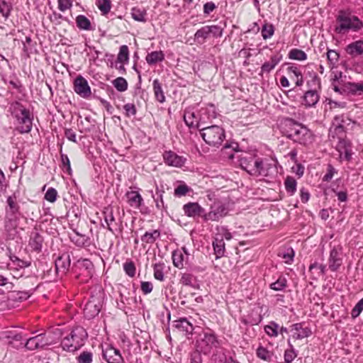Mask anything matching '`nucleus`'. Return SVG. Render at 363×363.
Returning a JSON list of instances; mask_svg holds the SVG:
<instances>
[{
  "label": "nucleus",
  "mask_w": 363,
  "mask_h": 363,
  "mask_svg": "<svg viewBox=\"0 0 363 363\" xmlns=\"http://www.w3.org/2000/svg\"><path fill=\"white\" fill-rule=\"evenodd\" d=\"M363 29V21L356 16L351 8H342L337 11L335 16L333 31L343 36L349 33H359Z\"/></svg>",
  "instance_id": "1"
},
{
  "label": "nucleus",
  "mask_w": 363,
  "mask_h": 363,
  "mask_svg": "<svg viewBox=\"0 0 363 363\" xmlns=\"http://www.w3.org/2000/svg\"><path fill=\"white\" fill-rule=\"evenodd\" d=\"M10 109L16 120V130L21 134L30 133L33 127V117L30 111L18 101L11 104Z\"/></svg>",
  "instance_id": "2"
},
{
  "label": "nucleus",
  "mask_w": 363,
  "mask_h": 363,
  "mask_svg": "<svg viewBox=\"0 0 363 363\" xmlns=\"http://www.w3.org/2000/svg\"><path fill=\"white\" fill-rule=\"evenodd\" d=\"M203 140L209 145L219 147L223 142L225 135L223 128L218 125L202 127L199 129Z\"/></svg>",
  "instance_id": "3"
},
{
  "label": "nucleus",
  "mask_w": 363,
  "mask_h": 363,
  "mask_svg": "<svg viewBox=\"0 0 363 363\" xmlns=\"http://www.w3.org/2000/svg\"><path fill=\"white\" fill-rule=\"evenodd\" d=\"M87 333L84 328L75 327L67 336L63 338L62 344L64 349L67 347L69 351L77 350L83 345Z\"/></svg>",
  "instance_id": "4"
},
{
  "label": "nucleus",
  "mask_w": 363,
  "mask_h": 363,
  "mask_svg": "<svg viewBox=\"0 0 363 363\" xmlns=\"http://www.w3.org/2000/svg\"><path fill=\"white\" fill-rule=\"evenodd\" d=\"M287 137L294 142L306 145L311 141L312 133L307 128L296 124L291 129Z\"/></svg>",
  "instance_id": "5"
},
{
  "label": "nucleus",
  "mask_w": 363,
  "mask_h": 363,
  "mask_svg": "<svg viewBox=\"0 0 363 363\" xmlns=\"http://www.w3.org/2000/svg\"><path fill=\"white\" fill-rule=\"evenodd\" d=\"M199 347L205 353H209L213 347H217L219 342L216 335L211 332H204L198 341Z\"/></svg>",
  "instance_id": "6"
},
{
  "label": "nucleus",
  "mask_w": 363,
  "mask_h": 363,
  "mask_svg": "<svg viewBox=\"0 0 363 363\" xmlns=\"http://www.w3.org/2000/svg\"><path fill=\"white\" fill-rule=\"evenodd\" d=\"M227 214L228 209L224 204L220 202H214L211 206L209 212L207 213L205 212L204 221H218Z\"/></svg>",
  "instance_id": "7"
},
{
  "label": "nucleus",
  "mask_w": 363,
  "mask_h": 363,
  "mask_svg": "<svg viewBox=\"0 0 363 363\" xmlns=\"http://www.w3.org/2000/svg\"><path fill=\"white\" fill-rule=\"evenodd\" d=\"M74 91L84 99H89L91 95V87L87 80L82 75L77 76L73 82Z\"/></svg>",
  "instance_id": "8"
},
{
  "label": "nucleus",
  "mask_w": 363,
  "mask_h": 363,
  "mask_svg": "<svg viewBox=\"0 0 363 363\" xmlns=\"http://www.w3.org/2000/svg\"><path fill=\"white\" fill-rule=\"evenodd\" d=\"M162 157L166 165L177 168L182 167L186 162V157L179 155L172 150L164 151Z\"/></svg>",
  "instance_id": "9"
},
{
  "label": "nucleus",
  "mask_w": 363,
  "mask_h": 363,
  "mask_svg": "<svg viewBox=\"0 0 363 363\" xmlns=\"http://www.w3.org/2000/svg\"><path fill=\"white\" fill-rule=\"evenodd\" d=\"M50 338L45 333L39 334L36 336L29 338L25 346L30 350H36L38 348H43L45 346L51 345Z\"/></svg>",
  "instance_id": "10"
},
{
  "label": "nucleus",
  "mask_w": 363,
  "mask_h": 363,
  "mask_svg": "<svg viewBox=\"0 0 363 363\" xmlns=\"http://www.w3.org/2000/svg\"><path fill=\"white\" fill-rule=\"evenodd\" d=\"M183 211L187 217H201L204 220L205 209L197 202H189L183 206Z\"/></svg>",
  "instance_id": "11"
},
{
  "label": "nucleus",
  "mask_w": 363,
  "mask_h": 363,
  "mask_svg": "<svg viewBox=\"0 0 363 363\" xmlns=\"http://www.w3.org/2000/svg\"><path fill=\"white\" fill-rule=\"evenodd\" d=\"M102 355L108 363H123L124 362L120 351L111 345H107L106 348L103 349Z\"/></svg>",
  "instance_id": "12"
},
{
  "label": "nucleus",
  "mask_w": 363,
  "mask_h": 363,
  "mask_svg": "<svg viewBox=\"0 0 363 363\" xmlns=\"http://www.w3.org/2000/svg\"><path fill=\"white\" fill-rule=\"evenodd\" d=\"M336 150L339 152L340 159H344L347 162L352 160L353 154L352 144L348 140L340 139L336 145Z\"/></svg>",
  "instance_id": "13"
},
{
  "label": "nucleus",
  "mask_w": 363,
  "mask_h": 363,
  "mask_svg": "<svg viewBox=\"0 0 363 363\" xmlns=\"http://www.w3.org/2000/svg\"><path fill=\"white\" fill-rule=\"evenodd\" d=\"M189 255V254L184 247L181 250H174L172 255L174 266L178 269H182L184 267V263L188 262Z\"/></svg>",
  "instance_id": "14"
},
{
  "label": "nucleus",
  "mask_w": 363,
  "mask_h": 363,
  "mask_svg": "<svg viewBox=\"0 0 363 363\" xmlns=\"http://www.w3.org/2000/svg\"><path fill=\"white\" fill-rule=\"evenodd\" d=\"M345 52L351 58H356L363 54V40H358L347 45L345 48Z\"/></svg>",
  "instance_id": "15"
},
{
  "label": "nucleus",
  "mask_w": 363,
  "mask_h": 363,
  "mask_svg": "<svg viewBox=\"0 0 363 363\" xmlns=\"http://www.w3.org/2000/svg\"><path fill=\"white\" fill-rule=\"evenodd\" d=\"M101 306L99 301L95 299L89 300L84 308V316L88 319H91L99 314Z\"/></svg>",
  "instance_id": "16"
},
{
  "label": "nucleus",
  "mask_w": 363,
  "mask_h": 363,
  "mask_svg": "<svg viewBox=\"0 0 363 363\" xmlns=\"http://www.w3.org/2000/svg\"><path fill=\"white\" fill-rule=\"evenodd\" d=\"M286 74L294 82L296 86H301L303 84V77L300 68L296 65H291L286 68Z\"/></svg>",
  "instance_id": "17"
},
{
  "label": "nucleus",
  "mask_w": 363,
  "mask_h": 363,
  "mask_svg": "<svg viewBox=\"0 0 363 363\" xmlns=\"http://www.w3.org/2000/svg\"><path fill=\"white\" fill-rule=\"evenodd\" d=\"M269 164L265 160L257 159L255 160L254 166L250 173L255 176H267L268 174Z\"/></svg>",
  "instance_id": "18"
},
{
  "label": "nucleus",
  "mask_w": 363,
  "mask_h": 363,
  "mask_svg": "<svg viewBox=\"0 0 363 363\" xmlns=\"http://www.w3.org/2000/svg\"><path fill=\"white\" fill-rule=\"evenodd\" d=\"M320 99L319 94L315 88L314 89L308 90L304 94L303 98V104L306 107H313L318 102Z\"/></svg>",
  "instance_id": "19"
},
{
  "label": "nucleus",
  "mask_w": 363,
  "mask_h": 363,
  "mask_svg": "<svg viewBox=\"0 0 363 363\" xmlns=\"http://www.w3.org/2000/svg\"><path fill=\"white\" fill-rule=\"evenodd\" d=\"M70 266L69 256L63 254L55 260V269L57 273L65 274Z\"/></svg>",
  "instance_id": "20"
},
{
  "label": "nucleus",
  "mask_w": 363,
  "mask_h": 363,
  "mask_svg": "<svg viewBox=\"0 0 363 363\" xmlns=\"http://www.w3.org/2000/svg\"><path fill=\"white\" fill-rule=\"evenodd\" d=\"M342 262L341 254L336 248H333L330 253L329 269L333 272L337 271L341 266Z\"/></svg>",
  "instance_id": "21"
},
{
  "label": "nucleus",
  "mask_w": 363,
  "mask_h": 363,
  "mask_svg": "<svg viewBox=\"0 0 363 363\" xmlns=\"http://www.w3.org/2000/svg\"><path fill=\"white\" fill-rule=\"evenodd\" d=\"M304 323H295L291 325L292 330H294V337L296 339L301 340L305 337H308L311 335V330L308 327H303Z\"/></svg>",
  "instance_id": "22"
},
{
  "label": "nucleus",
  "mask_w": 363,
  "mask_h": 363,
  "mask_svg": "<svg viewBox=\"0 0 363 363\" xmlns=\"http://www.w3.org/2000/svg\"><path fill=\"white\" fill-rule=\"evenodd\" d=\"M325 55L327 59V65L330 69L337 67L340 61V52L338 51L328 48Z\"/></svg>",
  "instance_id": "23"
},
{
  "label": "nucleus",
  "mask_w": 363,
  "mask_h": 363,
  "mask_svg": "<svg viewBox=\"0 0 363 363\" xmlns=\"http://www.w3.org/2000/svg\"><path fill=\"white\" fill-rule=\"evenodd\" d=\"M152 89L155 100L160 104H163L166 101V97L162 88V84L158 79L153 80Z\"/></svg>",
  "instance_id": "24"
},
{
  "label": "nucleus",
  "mask_w": 363,
  "mask_h": 363,
  "mask_svg": "<svg viewBox=\"0 0 363 363\" xmlns=\"http://www.w3.org/2000/svg\"><path fill=\"white\" fill-rule=\"evenodd\" d=\"M125 196L128 199V203L131 207L137 209L140 208L143 202V199L138 191H128Z\"/></svg>",
  "instance_id": "25"
},
{
  "label": "nucleus",
  "mask_w": 363,
  "mask_h": 363,
  "mask_svg": "<svg viewBox=\"0 0 363 363\" xmlns=\"http://www.w3.org/2000/svg\"><path fill=\"white\" fill-rule=\"evenodd\" d=\"M282 56L279 54L272 55L269 60L265 62L261 67V71L265 73H269L280 62Z\"/></svg>",
  "instance_id": "26"
},
{
  "label": "nucleus",
  "mask_w": 363,
  "mask_h": 363,
  "mask_svg": "<svg viewBox=\"0 0 363 363\" xmlns=\"http://www.w3.org/2000/svg\"><path fill=\"white\" fill-rule=\"evenodd\" d=\"M164 53L162 50L152 51L147 53L145 57V60L149 65L152 66L157 63L162 62L164 60Z\"/></svg>",
  "instance_id": "27"
},
{
  "label": "nucleus",
  "mask_w": 363,
  "mask_h": 363,
  "mask_svg": "<svg viewBox=\"0 0 363 363\" xmlns=\"http://www.w3.org/2000/svg\"><path fill=\"white\" fill-rule=\"evenodd\" d=\"M353 95H361L363 94V82L359 83L347 82L344 84V90Z\"/></svg>",
  "instance_id": "28"
},
{
  "label": "nucleus",
  "mask_w": 363,
  "mask_h": 363,
  "mask_svg": "<svg viewBox=\"0 0 363 363\" xmlns=\"http://www.w3.org/2000/svg\"><path fill=\"white\" fill-rule=\"evenodd\" d=\"M175 328L187 333H192L194 327L186 318H181L174 321Z\"/></svg>",
  "instance_id": "29"
},
{
  "label": "nucleus",
  "mask_w": 363,
  "mask_h": 363,
  "mask_svg": "<svg viewBox=\"0 0 363 363\" xmlns=\"http://www.w3.org/2000/svg\"><path fill=\"white\" fill-rule=\"evenodd\" d=\"M195 118L196 116L193 112H186L184 115V120L187 126L190 128L195 127L199 130L203 123L201 121H197Z\"/></svg>",
  "instance_id": "30"
},
{
  "label": "nucleus",
  "mask_w": 363,
  "mask_h": 363,
  "mask_svg": "<svg viewBox=\"0 0 363 363\" xmlns=\"http://www.w3.org/2000/svg\"><path fill=\"white\" fill-rule=\"evenodd\" d=\"M279 329V325L274 321H270L268 325L264 326L265 333L271 338L278 337Z\"/></svg>",
  "instance_id": "31"
},
{
  "label": "nucleus",
  "mask_w": 363,
  "mask_h": 363,
  "mask_svg": "<svg viewBox=\"0 0 363 363\" xmlns=\"http://www.w3.org/2000/svg\"><path fill=\"white\" fill-rule=\"evenodd\" d=\"M76 24L79 29L84 30H91V23L90 20L84 15H78L76 17Z\"/></svg>",
  "instance_id": "32"
},
{
  "label": "nucleus",
  "mask_w": 363,
  "mask_h": 363,
  "mask_svg": "<svg viewBox=\"0 0 363 363\" xmlns=\"http://www.w3.org/2000/svg\"><path fill=\"white\" fill-rule=\"evenodd\" d=\"M146 16L147 12L143 8L135 6L131 9V16L136 21L145 22Z\"/></svg>",
  "instance_id": "33"
},
{
  "label": "nucleus",
  "mask_w": 363,
  "mask_h": 363,
  "mask_svg": "<svg viewBox=\"0 0 363 363\" xmlns=\"http://www.w3.org/2000/svg\"><path fill=\"white\" fill-rule=\"evenodd\" d=\"M6 203L9 206V212L11 215H16L19 213L20 206L17 203V197L15 194L8 196Z\"/></svg>",
  "instance_id": "34"
},
{
  "label": "nucleus",
  "mask_w": 363,
  "mask_h": 363,
  "mask_svg": "<svg viewBox=\"0 0 363 363\" xmlns=\"http://www.w3.org/2000/svg\"><path fill=\"white\" fill-rule=\"evenodd\" d=\"M213 247L216 255V258L218 259L222 257L225 253V243L223 238H216L213 242Z\"/></svg>",
  "instance_id": "35"
},
{
  "label": "nucleus",
  "mask_w": 363,
  "mask_h": 363,
  "mask_svg": "<svg viewBox=\"0 0 363 363\" xmlns=\"http://www.w3.org/2000/svg\"><path fill=\"white\" fill-rule=\"evenodd\" d=\"M284 186L286 192L293 196L296 191L297 182L293 177L287 176L284 180Z\"/></svg>",
  "instance_id": "36"
},
{
  "label": "nucleus",
  "mask_w": 363,
  "mask_h": 363,
  "mask_svg": "<svg viewBox=\"0 0 363 363\" xmlns=\"http://www.w3.org/2000/svg\"><path fill=\"white\" fill-rule=\"evenodd\" d=\"M153 275L155 279L163 281L164 280V269L165 264L163 262H158L153 264Z\"/></svg>",
  "instance_id": "37"
},
{
  "label": "nucleus",
  "mask_w": 363,
  "mask_h": 363,
  "mask_svg": "<svg viewBox=\"0 0 363 363\" xmlns=\"http://www.w3.org/2000/svg\"><path fill=\"white\" fill-rule=\"evenodd\" d=\"M287 279L285 277L280 275L277 281L272 282L269 285V288L274 291H279L284 290L286 287H287Z\"/></svg>",
  "instance_id": "38"
},
{
  "label": "nucleus",
  "mask_w": 363,
  "mask_h": 363,
  "mask_svg": "<svg viewBox=\"0 0 363 363\" xmlns=\"http://www.w3.org/2000/svg\"><path fill=\"white\" fill-rule=\"evenodd\" d=\"M288 57L291 60L298 61H304L307 60L306 53L303 50L298 48L291 49L288 53Z\"/></svg>",
  "instance_id": "39"
},
{
  "label": "nucleus",
  "mask_w": 363,
  "mask_h": 363,
  "mask_svg": "<svg viewBox=\"0 0 363 363\" xmlns=\"http://www.w3.org/2000/svg\"><path fill=\"white\" fill-rule=\"evenodd\" d=\"M160 237V232L154 230L152 232H146L142 237L141 240L146 244H152Z\"/></svg>",
  "instance_id": "40"
},
{
  "label": "nucleus",
  "mask_w": 363,
  "mask_h": 363,
  "mask_svg": "<svg viewBox=\"0 0 363 363\" xmlns=\"http://www.w3.org/2000/svg\"><path fill=\"white\" fill-rule=\"evenodd\" d=\"M273 353L267 348L259 345L256 350V355L258 358L266 362H271Z\"/></svg>",
  "instance_id": "41"
},
{
  "label": "nucleus",
  "mask_w": 363,
  "mask_h": 363,
  "mask_svg": "<svg viewBox=\"0 0 363 363\" xmlns=\"http://www.w3.org/2000/svg\"><path fill=\"white\" fill-rule=\"evenodd\" d=\"M129 49L125 45H121L117 56V61L121 64H126L129 61Z\"/></svg>",
  "instance_id": "42"
},
{
  "label": "nucleus",
  "mask_w": 363,
  "mask_h": 363,
  "mask_svg": "<svg viewBox=\"0 0 363 363\" xmlns=\"http://www.w3.org/2000/svg\"><path fill=\"white\" fill-rule=\"evenodd\" d=\"M274 26L269 23L265 22L261 29V34L264 40L271 38L274 34Z\"/></svg>",
  "instance_id": "43"
},
{
  "label": "nucleus",
  "mask_w": 363,
  "mask_h": 363,
  "mask_svg": "<svg viewBox=\"0 0 363 363\" xmlns=\"http://www.w3.org/2000/svg\"><path fill=\"white\" fill-rule=\"evenodd\" d=\"M123 269L125 273L130 277L133 278L136 274V267L134 262L130 259H128L123 264Z\"/></svg>",
  "instance_id": "44"
},
{
  "label": "nucleus",
  "mask_w": 363,
  "mask_h": 363,
  "mask_svg": "<svg viewBox=\"0 0 363 363\" xmlns=\"http://www.w3.org/2000/svg\"><path fill=\"white\" fill-rule=\"evenodd\" d=\"M112 84L120 92L125 91L128 87V82L122 77H118L113 80Z\"/></svg>",
  "instance_id": "45"
},
{
  "label": "nucleus",
  "mask_w": 363,
  "mask_h": 363,
  "mask_svg": "<svg viewBox=\"0 0 363 363\" xmlns=\"http://www.w3.org/2000/svg\"><path fill=\"white\" fill-rule=\"evenodd\" d=\"M43 238L38 233H35L30 240V245L35 251H40L42 247Z\"/></svg>",
  "instance_id": "46"
},
{
  "label": "nucleus",
  "mask_w": 363,
  "mask_h": 363,
  "mask_svg": "<svg viewBox=\"0 0 363 363\" xmlns=\"http://www.w3.org/2000/svg\"><path fill=\"white\" fill-rule=\"evenodd\" d=\"M13 9L12 4L6 0H0V13L6 19L8 18Z\"/></svg>",
  "instance_id": "47"
},
{
  "label": "nucleus",
  "mask_w": 363,
  "mask_h": 363,
  "mask_svg": "<svg viewBox=\"0 0 363 363\" xmlns=\"http://www.w3.org/2000/svg\"><path fill=\"white\" fill-rule=\"evenodd\" d=\"M210 31H209V29H208V26H203L202 28H201L200 29H199L195 35H194V38L196 40H199V42L200 43H204L206 39L207 38H208V36L210 35Z\"/></svg>",
  "instance_id": "48"
},
{
  "label": "nucleus",
  "mask_w": 363,
  "mask_h": 363,
  "mask_svg": "<svg viewBox=\"0 0 363 363\" xmlns=\"http://www.w3.org/2000/svg\"><path fill=\"white\" fill-rule=\"evenodd\" d=\"M178 182L179 185L174 189V196L177 197H181L186 195L191 191V188L188 185H186L184 182Z\"/></svg>",
  "instance_id": "49"
},
{
  "label": "nucleus",
  "mask_w": 363,
  "mask_h": 363,
  "mask_svg": "<svg viewBox=\"0 0 363 363\" xmlns=\"http://www.w3.org/2000/svg\"><path fill=\"white\" fill-rule=\"evenodd\" d=\"M298 354L294 346L291 344H289V348L286 349L284 351V363H291L294 359L297 357Z\"/></svg>",
  "instance_id": "50"
},
{
  "label": "nucleus",
  "mask_w": 363,
  "mask_h": 363,
  "mask_svg": "<svg viewBox=\"0 0 363 363\" xmlns=\"http://www.w3.org/2000/svg\"><path fill=\"white\" fill-rule=\"evenodd\" d=\"M96 6L103 14H107L111 9V0H97Z\"/></svg>",
  "instance_id": "51"
},
{
  "label": "nucleus",
  "mask_w": 363,
  "mask_h": 363,
  "mask_svg": "<svg viewBox=\"0 0 363 363\" xmlns=\"http://www.w3.org/2000/svg\"><path fill=\"white\" fill-rule=\"evenodd\" d=\"M295 252L292 248H288L283 252H279V256L284 259V262L291 264L294 261Z\"/></svg>",
  "instance_id": "52"
},
{
  "label": "nucleus",
  "mask_w": 363,
  "mask_h": 363,
  "mask_svg": "<svg viewBox=\"0 0 363 363\" xmlns=\"http://www.w3.org/2000/svg\"><path fill=\"white\" fill-rule=\"evenodd\" d=\"M124 115L127 118L135 116L137 113V108L133 103H127L123 106Z\"/></svg>",
  "instance_id": "53"
},
{
  "label": "nucleus",
  "mask_w": 363,
  "mask_h": 363,
  "mask_svg": "<svg viewBox=\"0 0 363 363\" xmlns=\"http://www.w3.org/2000/svg\"><path fill=\"white\" fill-rule=\"evenodd\" d=\"M60 152L61 162H62V168L63 169H66L67 172L69 174H71L72 168H71V164H70V161H69L68 156L62 152V148L60 149Z\"/></svg>",
  "instance_id": "54"
},
{
  "label": "nucleus",
  "mask_w": 363,
  "mask_h": 363,
  "mask_svg": "<svg viewBox=\"0 0 363 363\" xmlns=\"http://www.w3.org/2000/svg\"><path fill=\"white\" fill-rule=\"evenodd\" d=\"M57 196V190L55 188L50 187L45 194V199L50 203H54L56 201Z\"/></svg>",
  "instance_id": "55"
},
{
  "label": "nucleus",
  "mask_w": 363,
  "mask_h": 363,
  "mask_svg": "<svg viewBox=\"0 0 363 363\" xmlns=\"http://www.w3.org/2000/svg\"><path fill=\"white\" fill-rule=\"evenodd\" d=\"M93 354L90 352L84 351L77 357L78 363H91Z\"/></svg>",
  "instance_id": "56"
},
{
  "label": "nucleus",
  "mask_w": 363,
  "mask_h": 363,
  "mask_svg": "<svg viewBox=\"0 0 363 363\" xmlns=\"http://www.w3.org/2000/svg\"><path fill=\"white\" fill-rule=\"evenodd\" d=\"M194 281V277L189 273H183L179 280L180 284L184 286H192Z\"/></svg>",
  "instance_id": "57"
},
{
  "label": "nucleus",
  "mask_w": 363,
  "mask_h": 363,
  "mask_svg": "<svg viewBox=\"0 0 363 363\" xmlns=\"http://www.w3.org/2000/svg\"><path fill=\"white\" fill-rule=\"evenodd\" d=\"M72 0H57V8L62 11L65 12L72 7Z\"/></svg>",
  "instance_id": "58"
},
{
  "label": "nucleus",
  "mask_w": 363,
  "mask_h": 363,
  "mask_svg": "<svg viewBox=\"0 0 363 363\" xmlns=\"http://www.w3.org/2000/svg\"><path fill=\"white\" fill-rule=\"evenodd\" d=\"M363 311V298L360 299L352 309L351 316L352 318H357Z\"/></svg>",
  "instance_id": "59"
},
{
  "label": "nucleus",
  "mask_w": 363,
  "mask_h": 363,
  "mask_svg": "<svg viewBox=\"0 0 363 363\" xmlns=\"http://www.w3.org/2000/svg\"><path fill=\"white\" fill-rule=\"evenodd\" d=\"M337 170L332 166L331 164H328L327 167V172L323 177V181L324 182H330L334 177L335 174H337Z\"/></svg>",
  "instance_id": "60"
},
{
  "label": "nucleus",
  "mask_w": 363,
  "mask_h": 363,
  "mask_svg": "<svg viewBox=\"0 0 363 363\" xmlns=\"http://www.w3.org/2000/svg\"><path fill=\"white\" fill-rule=\"evenodd\" d=\"M327 101L330 110H334L337 108H345L347 105L346 102H338L331 99H327Z\"/></svg>",
  "instance_id": "61"
},
{
  "label": "nucleus",
  "mask_w": 363,
  "mask_h": 363,
  "mask_svg": "<svg viewBox=\"0 0 363 363\" xmlns=\"http://www.w3.org/2000/svg\"><path fill=\"white\" fill-rule=\"evenodd\" d=\"M140 289L143 294H150L153 290V284L150 281H141Z\"/></svg>",
  "instance_id": "62"
},
{
  "label": "nucleus",
  "mask_w": 363,
  "mask_h": 363,
  "mask_svg": "<svg viewBox=\"0 0 363 363\" xmlns=\"http://www.w3.org/2000/svg\"><path fill=\"white\" fill-rule=\"evenodd\" d=\"M210 34H212L213 37L218 38L221 37L223 34V29L216 25L208 26Z\"/></svg>",
  "instance_id": "63"
},
{
  "label": "nucleus",
  "mask_w": 363,
  "mask_h": 363,
  "mask_svg": "<svg viewBox=\"0 0 363 363\" xmlns=\"http://www.w3.org/2000/svg\"><path fill=\"white\" fill-rule=\"evenodd\" d=\"M216 8H217V6L213 1L206 2L203 5V13L206 15H209Z\"/></svg>",
  "instance_id": "64"
}]
</instances>
